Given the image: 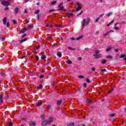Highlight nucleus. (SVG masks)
I'll list each match as a JSON object with an SVG mask.
<instances>
[{
    "label": "nucleus",
    "mask_w": 126,
    "mask_h": 126,
    "mask_svg": "<svg viewBox=\"0 0 126 126\" xmlns=\"http://www.w3.org/2000/svg\"><path fill=\"white\" fill-rule=\"evenodd\" d=\"M91 19L89 18H87L86 19H83L81 22L82 28L83 29L85 26L89 25L90 23Z\"/></svg>",
    "instance_id": "1"
},
{
    "label": "nucleus",
    "mask_w": 126,
    "mask_h": 126,
    "mask_svg": "<svg viewBox=\"0 0 126 126\" xmlns=\"http://www.w3.org/2000/svg\"><path fill=\"white\" fill-rule=\"evenodd\" d=\"M99 53H100V51L98 50H95L94 54V57L95 59H99V58H101V54H99Z\"/></svg>",
    "instance_id": "2"
},
{
    "label": "nucleus",
    "mask_w": 126,
    "mask_h": 126,
    "mask_svg": "<svg viewBox=\"0 0 126 126\" xmlns=\"http://www.w3.org/2000/svg\"><path fill=\"white\" fill-rule=\"evenodd\" d=\"M76 3L78 6L77 7H76V11L78 12L79 10H81V9H82V5L78 2H77Z\"/></svg>",
    "instance_id": "3"
},
{
    "label": "nucleus",
    "mask_w": 126,
    "mask_h": 126,
    "mask_svg": "<svg viewBox=\"0 0 126 126\" xmlns=\"http://www.w3.org/2000/svg\"><path fill=\"white\" fill-rule=\"evenodd\" d=\"M25 37H26V34L24 33L23 34L22 36L21 37V40L19 41L20 44H22V43H23V42H25V41H26V40H27V39L26 38H25Z\"/></svg>",
    "instance_id": "4"
},
{
    "label": "nucleus",
    "mask_w": 126,
    "mask_h": 126,
    "mask_svg": "<svg viewBox=\"0 0 126 126\" xmlns=\"http://www.w3.org/2000/svg\"><path fill=\"white\" fill-rule=\"evenodd\" d=\"M1 4L4 6H8L9 5V3L5 0H3L1 2Z\"/></svg>",
    "instance_id": "5"
},
{
    "label": "nucleus",
    "mask_w": 126,
    "mask_h": 126,
    "mask_svg": "<svg viewBox=\"0 0 126 126\" xmlns=\"http://www.w3.org/2000/svg\"><path fill=\"white\" fill-rule=\"evenodd\" d=\"M59 10H63V11H66V9H63V3H61L59 5Z\"/></svg>",
    "instance_id": "6"
},
{
    "label": "nucleus",
    "mask_w": 126,
    "mask_h": 126,
    "mask_svg": "<svg viewBox=\"0 0 126 126\" xmlns=\"http://www.w3.org/2000/svg\"><path fill=\"white\" fill-rule=\"evenodd\" d=\"M53 119L52 117H50L48 119V120H46V122L47 124H51V123H53Z\"/></svg>",
    "instance_id": "7"
},
{
    "label": "nucleus",
    "mask_w": 126,
    "mask_h": 126,
    "mask_svg": "<svg viewBox=\"0 0 126 126\" xmlns=\"http://www.w3.org/2000/svg\"><path fill=\"white\" fill-rule=\"evenodd\" d=\"M47 125H48V123L47 122V120L44 121L41 124V126H47Z\"/></svg>",
    "instance_id": "8"
},
{
    "label": "nucleus",
    "mask_w": 126,
    "mask_h": 126,
    "mask_svg": "<svg viewBox=\"0 0 126 126\" xmlns=\"http://www.w3.org/2000/svg\"><path fill=\"white\" fill-rule=\"evenodd\" d=\"M6 21H7V18L6 17H5L3 19V24L4 25H5L6 24Z\"/></svg>",
    "instance_id": "9"
},
{
    "label": "nucleus",
    "mask_w": 126,
    "mask_h": 126,
    "mask_svg": "<svg viewBox=\"0 0 126 126\" xmlns=\"http://www.w3.org/2000/svg\"><path fill=\"white\" fill-rule=\"evenodd\" d=\"M62 103H63V100H58L57 102V106H61Z\"/></svg>",
    "instance_id": "10"
},
{
    "label": "nucleus",
    "mask_w": 126,
    "mask_h": 126,
    "mask_svg": "<svg viewBox=\"0 0 126 126\" xmlns=\"http://www.w3.org/2000/svg\"><path fill=\"white\" fill-rule=\"evenodd\" d=\"M72 15H73V14H72L71 13H68L67 14V18H70V17L72 16Z\"/></svg>",
    "instance_id": "11"
},
{
    "label": "nucleus",
    "mask_w": 126,
    "mask_h": 126,
    "mask_svg": "<svg viewBox=\"0 0 126 126\" xmlns=\"http://www.w3.org/2000/svg\"><path fill=\"white\" fill-rule=\"evenodd\" d=\"M26 28L22 29L20 31V33H25L26 32Z\"/></svg>",
    "instance_id": "12"
},
{
    "label": "nucleus",
    "mask_w": 126,
    "mask_h": 126,
    "mask_svg": "<svg viewBox=\"0 0 126 126\" xmlns=\"http://www.w3.org/2000/svg\"><path fill=\"white\" fill-rule=\"evenodd\" d=\"M42 104H43V103L42 102H37L36 103V106H37V107H40V106H42Z\"/></svg>",
    "instance_id": "13"
},
{
    "label": "nucleus",
    "mask_w": 126,
    "mask_h": 126,
    "mask_svg": "<svg viewBox=\"0 0 126 126\" xmlns=\"http://www.w3.org/2000/svg\"><path fill=\"white\" fill-rule=\"evenodd\" d=\"M57 56L58 57H59V58H62V56H63V55L62 54V53L59 52L57 53Z\"/></svg>",
    "instance_id": "14"
},
{
    "label": "nucleus",
    "mask_w": 126,
    "mask_h": 126,
    "mask_svg": "<svg viewBox=\"0 0 126 126\" xmlns=\"http://www.w3.org/2000/svg\"><path fill=\"white\" fill-rule=\"evenodd\" d=\"M18 11H19V9H18V8H15L14 9V12L15 13H18Z\"/></svg>",
    "instance_id": "15"
},
{
    "label": "nucleus",
    "mask_w": 126,
    "mask_h": 126,
    "mask_svg": "<svg viewBox=\"0 0 126 126\" xmlns=\"http://www.w3.org/2000/svg\"><path fill=\"white\" fill-rule=\"evenodd\" d=\"M36 126V123L35 122H32L30 123V126Z\"/></svg>",
    "instance_id": "16"
},
{
    "label": "nucleus",
    "mask_w": 126,
    "mask_h": 126,
    "mask_svg": "<svg viewBox=\"0 0 126 126\" xmlns=\"http://www.w3.org/2000/svg\"><path fill=\"white\" fill-rule=\"evenodd\" d=\"M2 97H3V95L2 94H0V101L1 103H2V102H3V101H2Z\"/></svg>",
    "instance_id": "17"
},
{
    "label": "nucleus",
    "mask_w": 126,
    "mask_h": 126,
    "mask_svg": "<svg viewBox=\"0 0 126 126\" xmlns=\"http://www.w3.org/2000/svg\"><path fill=\"white\" fill-rule=\"evenodd\" d=\"M114 22H115V20H113L111 22H110V23H109V24H107V27L110 26V24H112V23H114Z\"/></svg>",
    "instance_id": "18"
},
{
    "label": "nucleus",
    "mask_w": 126,
    "mask_h": 126,
    "mask_svg": "<svg viewBox=\"0 0 126 126\" xmlns=\"http://www.w3.org/2000/svg\"><path fill=\"white\" fill-rule=\"evenodd\" d=\"M37 88L38 89H43V86L42 85H40L37 87Z\"/></svg>",
    "instance_id": "19"
},
{
    "label": "nucleus",
    "mask_w": 126,
    "mask_h": 126,
    "mask_svg": "<svg viewBox=\"0 0 126 126\" xmlns=\"http://www.w3.org/2000/svg\"><path fill=\"white\" fill-rule=\"evenodd\" d=\"M83 37V36L81 35V36H79L78 38H77L76 40L78 41V40H80V39H82Z\"/></svg>",
    "instance_id": "20"
},
{
    "label": "nucleus",
    "mask_w": 126,
    "mask_h": 126,
    "mask_svg": "<svg viewBox=\"0 0 126 126\" xmlns=\"http://www.w3.org/2000/svg\"><path fill=\"white\" fill-rule=\"evenodd\" d=\"M46 27H49V28H53V26H50V24H47L46 26Z\"/></svg>",
    "instance_id": "21"
},
{
    "label": "nucleus",
    "mask_w": 126,
    "mask_h": 126,
    "mask_svg": "<svg viewBox=\"0 0 126 126\" xmlns=\"http://www.w3.org/2000/svg\"><path fill=\"white\" fill-rule=\"evenodd\" d=\"M102 62V63L103 64H105L106 63H107V61H106V60H101Z\"/></svg>",
    "instance_id": "22"
},
{
    "label": "nucleus",
    "mask_w": 126,
    "mask_h": 126,
    "mask_svg": "<svg viewBox=\"0 0 126 126\" xmlns=\"http://www.w3.org/2000/svg\"><path fill=\"white\" fill-rule=\"evenodd\" d=\"M41 60H44V59H46V56L45 55H42L41 57Z\"/></svg>",
    "instance_id": "23"
},
{
    "label": "nucleus",
    "mask_w": 126,
    "mask_h": 126,
    "mask_svg": "<svg viewBox=\"0 0 126 126\" xmlns=\"http://www.w3.org/2000/svg\"><path fill=\"white\" fill-rule=\"evenodd\" d=\"M68 50H71V51H74V50H75V49L72 48H71L70 47H68Z\"/></svg>",
    "instance_id": "24"
},
{
    "label": "nucleus",
    "mask_w": 126,
    "mask_h": 126,
    "mask_svg": "<svg viewBox=\"0 0 126 126\" xmlns=\"http://www.w3.org/2000/svg\"><path fill=\"white\" fill-rule=\"evenodd\" d=\"M67 63H68V64H71V63H72V62L69 60L67 61Z\"/></svg>",
    "instance_id": "25"
},
{
    "label": "nucleus",
    "mask_w": 126,
    "mask_h": 126,
    "mask_svg": "<svg viewBox=\"0 0 126 126\" xmlns=\"http://www.w3.org/2000/svg\"><path fill=\"white\" fill-rule=\"evenodd\" d=\"M87 102L89 104H92V101H91L90 99H87Z\"/></svg>",
    "instance_id": "26"
},
{
    "label": "nucleus",
    "mask_w": 126,
    "mask_h": 126,
    "mask_svg": "<svg viewBox=\"0 0 126 126\" xmlns=\"http://www.w3.org/2000/svg\"><path fill=\"white\" fill-rule=\"evenodd\" d=\"M6 26L8 28H9L10 27V24H9V22L7 23Z\"/></svg>",
    "instance_id": "27"
},
{
    "label": "nucleus",
    "mask_w": 126,
    "mask_h": 126,
    "mask_svg": "<svg viewBox=\"0 0 126 126\" xmlns=\"http://www.w3.org/2000/svg\"><path fill=\"white\" fill-rule=\"evenodd\" d=\"M113 91H114V89H111V90L109 91L108 94H111V93H112V92H113Z\"/></svg>",
    "instance_id": "28"
},
{
    "label": "nucleus",
    "mask_w": 126,
    "mask_h": 126,
    "mask_svg": "<svg viewBox=\"0 0 126 126\" xmlns=\"http://www.w3.org/2000/svg\"><path fill=\"white\" fill-rule=\"evenodd\" d=\"M67 126H74V123H71L67 125Z\"/></svg>",
    "instance_id": "29"
},
{
    "label": "nucleus",
    "mask_w": 126,
    "mask_h": 126,
    "mask_svg": "<svg viewBox=\"0 0 126 126\" xmlns=\"http://www.w3.org/2000/svg\"><path fill=\"white\" fill-rule=\"evenodd\" d=\"M56 3H57V1H53L51 2V4H52V5H54V4H56Z\"/></svg>",
    "instance_id": "30"
},
{
    "label": "nucleus",
    "mask_w": 126,
    "mask_h": 126,
    "mask_svg": "<svg viewBox=\"0 0 126 126\" xmlns=\"http://www.w3.org/2000/svg\"><path fill=\"white\" fill-rule=\"evenodd\" d=\"M40 12V10H37L35 12H34V14H38Z\"/></svg>",
    "instance_id": "31"
},
{
    "label": "nucleus",
    "mask_w": 126,
    "mask_h": 126,
    "mask_svg": "<svg viewBox=\"0 0 126 126\" xmlns=\"http://www.w3.org/2000/svg\"><path fill=\"white\" fill-rule=\"evenodd\" d=\"M100 71L101 72H106L107 70L106 69H102L100 70Z\"/></svg>",
    "instance_id": "32"
},
{
    "label": "nucleus",
    "mask_w": 126,
    "mask_h": 126,
    "mask_svg": "<svg viewBox=\"0 0 126 126\" xmlns=\"http://www.w3.org/2000/svg\"><path fill=\"white\" fill-rule=\"evenodd\" d=\"M51 108H52V106H51L50 105H47L48 110H50V109H51Z\"/></svg>",
    "instance_id": "33"
},
{
    "label": "nucleus",
    "mask_w": 126,
    "mask_h": 126,
    "mask_svg": "<svg viewBox=\"0 0 126 126\" xmlns=\"http://www.w3.org/2000/svg\"><path fill=\"white\" fill-rule=\"evenodd\" d=\"M31 28H33V25H30L28 27V29H31Z\"/></svg>",
    "instance_id": "34"
},
{
    "label": "nucleus",
    "mask_w": 126,
    "mask_h": 126,
    "mask_svg": "<svg viewBox=\"0 0 126 126\" xmlns=\"http://www.w3.org/2000/svg\"><path fill=\"white\" fill-rule=\"evenodd\" d=\"M83 13V11H81L79 14H77V16H79V15H81Z\"/></svg>",
    "instance_id": "35"
},
{
    "label": "nucleus",
    "mask_w": 126,
    "mask_h": 126,
    "mask_svg": "<svg viewBox=\"0 0 126 126\" xmlns=\"http://www.w3.org/2000/svg\"><path fill=\"white\" fill-rule=\"evenodd\" d=\"M112 14H113V13L110 12V13H109L108 14H106V15L109 17V16H110L111 15H112Z\"/></svg>",
    "instance_id": "36"
},
{
    "label": "nucleus",
    "mask_w": 126,
    "mask_h": 126,
    "mask_svg": "<svg viewBox=\"0 0 126 126\" xmlns=\"http://www.w3.org/2000/svg\"><path fill=\"white\" fill-rule=\"evenodd\" d=\"M86 82H87V83H90V82H91V81H90V80L88 78H87L86 79Z\"/></svg>",
    "instance_id": "37"
},
{
    "label": "nucleus",
    "mask_w": 126,
    "mask_h": 126,
    "mask_svg": "<svg viewBox=\"0 0 126 126\" xmlns=\"http://www.w3.org/2000/svg\"><path fill=\"white\" fill-rule=\"evenodd\" d=\"M0 39H1V41H2V42H4L5 41V39L3 37H0Z\"/></svg>",
    "instance_id": "38"
},
{
    "label": "nucleus",
    "mask_w": 126,
    "mask_h": 126,
    "mask_svg": "<svg viewBox=\"0 0 126 126\" xmlns=\"http://www.w3.org/2000/svg\"><path fill=\"white\" fill-rule=\"evenodd\" d=\"M107 59H113V57L112 56L108 55L107 57Z\"/></svg>",
    "instance_id": "39"
},
{
    "label": "nucleus",
    "mask_w": 126,
    "mask_h": 126,
    "mask_svg": "<svg viewBox=\"0 0 126 126\" xmlns=\"http://www.w3.org/2000/svg\"><path fill=\"white\" fill-rule=\"evenodd\" d=\"M125 57H126V55H121V56H120V59H122V58H125Z\"/></svg>",
    "instance_id": "40"
},
{
    "label": "nucleus",
    "mask_w": 126,
    "mask_h": 126,
    "mask_svg": "<svg viewBox=\"0 0 126 126\" xmlns=\"http://www.w3.org/2000/svg\"><path fill=\"white\" fill-rule=\"evenodd\" d=\"M79 78L83 79L84 78V76L82 75H80L78 76Z\"/></svg>",
    "instance_id": "41"
},
{
    "label": "nucleus",
    "mask_w": 126,
    "mask_h": 126,
    "mask_svg": "<svg viewBox=\"0 0 126 126\" xmlns=\"http://www.w3.org/2000/svg\"><path fill=\"white\" fill-rule=\"evenodd\" d=\"M55 26L56 27H62V25H55Z\"/></svg>",
    "instance_id": "42"
},
{
    "label": "nucleus",
    "mask_w": 126,
    "mask_h": 126,
    "mask_svg": "<svg viewBox=\"0 0 126 126\" xmlns=\"http://www.w3.org/2000/svg\"><path fill=\"white\" fill-rule=\"evenodd\" d=\"M109 34H110V32H107L104 33V35L105 36H108V35H109Z\"/></svg>",
    "instance_id": "43"
},
{
    "label": "nucleus",
    "mask_w": 126,
    "mask_h": 126,
    "mask_svg": "<svg viewBox=\"0 0 126 126\" xmlns=\"http://www.w3.org/2000/svg\"><path fill=\"white\" fill-rule=\"evenodd\" d=\"M84 87L86 88L87 87V84L86 83H84Z\"/></svg>",
    "instance_id": "44"
},
{
    "label": "nucleus",
    "mask_w": 126,
    "mask_h": 126,
    "mask_svg": "<svg viewBox=\"0 0 126 126\" xmlns=\"http://www.w3.org/2000/svg\"><path fill=\"white\" fill-rule=\"evenodd\" d=\"M91 70H92V71H94L95 70H96V68H91Z\"/></svg>",
    "instance_id": "45"
},
{
    "label": "nucleus",
    "mask_w": 126,
    "mask_h": 126,
    "mask_svg": "<svg viewBox=\"0 0 126 126\" xmlns=\"http://www.w3.org/2000/svg\"><path fill=\"white\" fill-rule=\"evenodd\" d=\"M12 21L13 24H16V21H15V20H13Z\"/></svg>",
    "instance_id": "46"
},
{
    "label": "nucleus",
    "mask_w": 126,
    "mask_h": 126,
    "mask_svg": "<svg viewBox=\"0 0 126 126\" xmlns=\"http://www.w3.org/2000/svg\"><path fill=\"white\" fill-rule=\"evenodd\" d=\"M52 36H48V37H47V39H48V40H51V39H52Z\"/></svg>",
    "instance_id": "47"
},
{
    "label": "nucleus",
    "mask_w": 126,
    "mask_h": 126,
    "mask_svg": "<svg viewBox=\"0 0 126 126\" xmlns=\"http://www.w3.org/2000/svg\"><path fill=\"white\" fill-rule=\"evenodd\" d=\"M78 60L82 61V58L81 57H79V58H78Z\"/></svg>",
    "instance_id": "48"
},
{
    "label": "nucleus",
    "mask_w": 126,
    "mask_h": 126,
    "mask_svg": "<svg viewBox=\"0 0 126 126\" xmlns=\"http://www.w3.org/2000/svg\"><path fill=\"white\" fill-rule=\"evenodd\" d=\"M36 18H37V20H39V19H40V15H38L36 17Z\"/></svg>",
    "instance_id": "49"
},
{
    "label": "nucleus",
    "mask_w": 126,
    "mask_h": 126,
    "mask_svg": "<svg viewBox=\"0 0 126 126\" xmlns=\"http://www.w3.org/2000/svg\"><path fill=\"white\" fill-rule=\"evenodd\" d=\"M78 126H85V125L84 124H79Z\"/></svg>",
    "instance_id": "50"
},
{
    "label": "nucleus",
    "mask_w": 126,
    "mask_h": 126,
    "mask_svg": "<svg viewBox=\"0 0 126 126\" xmlns=\"http://www.w3.org/2000/svg\"><path fill=\"white\" fill-rule=\"evenodd\" d=\"M8 126H12V124L11 123V122H10V123H8Z\"/></svg>",
    "instance_id": "51"
},
{
    "label": "nucleus",
    "mask_w": 126,
    "mask_h": 126,
    "mask_svg": "<svg viewBox=\"0 0 126 126\" xmlns=\"http://www.w3.org/2000/svg\"><path fill=\"white\" fill-rule=\"evenodd\" d=\"M110 50H111V48L106 49V52H109V51H110Z\"/></svg>",
    "instance_id": "52"
},
{
    "label": "nucleus",
    "mask_w": 126,
    "mask_h": 126,
    "mask_svg": "<svg viewBox=\"0 0 126 126\" xmlns=\"http://www.w3.org/2000/svg\"><path fill=\"white\" fill-rule=\"evenodd\" d=\"M39 77H40V78H44V75H42Z\"/></svg>",
    "instance_id": "53"
},
{
    "label": "nucleus",
    "mask_w": 126,
    "mask_h": 126,
    "mask_svg": "<svg viewBox=\"0 0 126 126\" xmlns=\"http://www.w3.org/2000/svg\"><path fill=\"white\" fill-rule=\"evenodd\" d=\"M99 19H100V18H98L97 19H96L95 20V22H98V21H99Z\"/></svg>",
    "instance_id": "54"
},
{
    "label": "nucleus",
    "mask_w": 126,
    "mask_h": 126,
    "mask_svg": "<svg viewBox=\"0 0 126 126\" xmlns=\"http://www.w3.org/2000/svg\"><path fill=\"white\" fill-rule=\"evenodd\" d=\"M38 49H40V45H38V46L36 47V49L38 50Z\"/></svg>",
    "instance_id": "55"
},
{
    "label": "nucleus",
    "mask_w": 126,
    "mask_h": 126,
    "mask_svg": "<svg viewBox=\"0 0 126 126\" xmlns=\"http://www.w3.org/2000/svg\"><path fill=\"white\" fill-rule=\"evenodd\" d=\"M103 15H104V14H101V15H100L98 18H101V17H102V16H103Z\"/></svg>",
    "instance_id": "56"
},
{
    "label": "nucleus",
    "mask_w": 126,
    "mask_h": 126,
    "mask_svg": "<svg viewBox=\"0 0 126 126\" xmlns=\"http://www.w3.org/2000/svg\"><path fill=\"white\" fill-rule=\"evenodd\" d=\"M115 30H119V28L115 27Z\"/></svg>",
    "instance_id": "57"
},
{
    "label": "nucleus",
    "mask_w": 126,
    "mask_h": 126,
    "mask_svg": "<svg viewBox=\"0 0 126 126\" xmlns=\"http://www.w3.org/2000/svg\"><path fill=\"white\" fill-rule=\"evenodd\" d=\"M115 115H116L115 114H112L111 115V117H115Z\"/></svg>",
    "instance_id": "58"
},
{
    "label": "nucleus",
    "mask_w": 126,
    "mask_h": 126,
    "mask_svg": "<svg viewBox=\"0 0 126 126\" xmlns=\"http://www.w3.org/2000/svg\"><path fill=\"white\" fill-rule=\"evenodd\" d=\"M85 51H89V49L88 48H85Z\"/></svg>",
    "instance_id": "59"
},
{
    "label": "nucleus",
    "mask_w": 126,
    "mask_h": 126,
    "mask_svg": "<svg viewBox=\"0 0 126 126\" xmlns=\"http://www.w3.org/2000/svg\"><path fill=\"white\" fill-rule=\"evenodd\" d=\"M36 5H38V6L40 5V2H37L36 3Z\"/></svg>",
    "instance_id": "60"
},
{
    "label": "nucleus",
    "mask_w": 126,
    "mask_h": 126,
    "mask_svg": "<svg viewBox=\"0 0 126 126\" xmlns=\"http://www.w3.org/2000/svg\"><path fill=\"white\" fill-rule=\"evenodd\" d=\"M36 61H39V57L36 56Z\"/></svg>",
    "instance_id": "61"
},
{
    "label": "nucleus",
    "mask_w": 126,
    "mask_h": 126,
    "mask_svg": "<svg viewBox=\"0 0 126 126\" xmlns=\"http://www.w3.org/2000/svg\"><path fill=\"white\" fill-rule=\"evenodd\" d=\"M118 24H119V23H116L115 24L114 26H117L118 25Z\"/></svg>",
    "instance_id": "62"
},
{
    "label": "nucleus",
    "mask_w": 126,
    "mask_h": 126,
    "mask_svg": "<svg viewBox=\"0 0 126 126\" xmlns=\"http://www.w3.org/2000/svg\"><path fill=\"white\" fill-rule=\"evenodd\" d=\"M70 40H75V38H74L73 37H72V38H70Z\"/></svg>",
    "instance_id": "63"
},
{
    "label": "nucleus",
    "mask_w": 126,
    "mask_h": 126,
    "mask_svg": "<svg viewBox=\"0 0 126 126\" xmlns=\"http://www.w3.org/2000/svg\"><path fill=\"white\" fill-rule=\"evenodd\" d=\"M5 10H7V9H8V7H5L4 9Z\"/></svg>",
    "instance_id": "64"
}]
</instances>
